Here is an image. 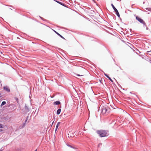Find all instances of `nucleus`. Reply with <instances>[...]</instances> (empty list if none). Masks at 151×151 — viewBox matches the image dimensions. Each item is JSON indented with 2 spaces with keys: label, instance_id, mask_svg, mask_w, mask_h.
<instances>
[{
  "label": "nucleus",
  "instance_id": "16",
  "mask_svg": "<svg viewBox=\"0 0 151 151\" xmlns=\"http://www.w3.org/2000/svg\"><path fill=\"white\" fill-rule=\"evenodd\" d=\"M17 101L18 100V99H16V100H17Z\"/></svg>",
  "mask_w": 151,
  "mask_h": 151
},
{
  "label": "nucleus",
  "instance_id": "1",
  "mask_svg": "<svg viewBox=\"0 0 151 151\" xmlns=\"http://www.w3.org/2000/svg\"><path fill=\"white\" fill-rule=\"evenodd\" d=\"M97 133L100 137H106L108 135V131L104 130L101 129L98 130Z\"/></svg>",
  "mask_w": 151,
  "mask_h": 151
},
{
  "label": "nucleus",
  "instance_id": "13",
  "mask_svg": "<svg viewBox=\"0 0 151 151\" xmlns=\"http://www.w3.org/2000/svg\"><path fill=\"white\" fill-rule=\"evenodd\" d=\"M57 2L58 3L60 4H61L62 5H63L62 4V3L61 2H59V1H57Z\"/></svg>",
  "mask_w": 151,
  "mask_h": 151
},
{
  "label": "nucleus",
  "instance_id": "3",
  "mask_svg": "<svg viewBox=\"0 0 151 151\" xmlns=\"http://www.w3.org/2000/svg\"><path fill=\"white\" fill-rule=\"evenodd\" d=\"M111 5L114 10L115 12L116 15L119 17H120V15L117 10L116 8L113 4H111Z\"/></svg>",
  "mask_w": 151,
  "mask_h": 151
},
{
  "label": "nucleus",
  "instance_id": "7",
  "mask_svg": "<svg viewBox=\"0 0 151 151\" xmlns=\"http://www.w3.org/2000/svg\"><path fill=\"white\" fill-rule=\"evenodd\" d=\"M104 75L106 76L107 78H108L112 82H113V81L112 80L111 78L106 74L105 73H104Z\"/></svg>",
  "mask_w": 151,
  "mask_h": 151
},
{
  "label": "nucleus",
  "instance_id": "17",
  "mask_svg": "<svg viewBox=\"0 0 151 151\" xmlns=\"http://www.w3.org/2000/svg\"><path fill=\"white\" fill-rule=\"evenodd\" d=\"M37 151V150H36L35 151Z\"/></svg>",
  "mask_w": 151,
  "mask_h": 151
},
{
  "label": "nucleus",
  "instance_id": "5",
  "mask_svg": "<svg viewBox=\"0 0 151 151\" xmlns=\"http://www.w3.org/2000/svg\"><path fill=\"white\" fill-rule=\"evenodd\" d=\"M136 19L141 23H142L144 25L145 24V22L143 20V19L140 18L139 17L137 16L136 17Z\"/></svg>",
  "mask_w": 151,
  "mask_h": 151
},
{
  "label": "nucleus",
  "instance_id": "11",
  "mask_svg": "<svg viewBox=\"0 0 151 151\" xmlns=\"http://www.w3.org/2000/svg\"><path fill=\"white\" fill-rule=\"evenodd\" d=\"M61 109H59L57 111V114L58 115H59L61 112Z\"/></svg>",
  "mask_w": 151,
  "mask_h": 151
},
{
  "label": "nucleus",
  "instance_id": "14",
  "mask_svg": "<svg viewBox=\"0 0 151 151\" xmlns=\"http://www.w3.org/2000/svg\"><path fill=\"white\" fill-rule=\"evenodd\" d=\"M0 151H2V150H0Z\"/></svg>",
  "mask_w": 151,
  "mask_h": 151
},
{
  "label": "nucleus",
  "instance_id": "2",
  "mask_svg": "<svg viewBox=\"0 0 151 151\" xmlns=\"http://www.w3.org/2000/svg\"><path fill=\"white\" fill-rule=\"evenodd\" d=\"M99 109H100L101 113L103 114L108 113L107 111L108 108L106 106H103L101 105L99 107Z\"/></svg>",
  "mask_w": 151,
  "mask_h": 151
},
{
  "label": "nucleus",
  "instance_id": "6",
  "mask_svg": "<svg viewBox=\"0 0 151 151\" xmlns=\"http://www.w3.org/2000/svg\"><path fill=\"white\" fill-rule=\"evenodd\" d=\"M4 90L6 91L9 92H10V89L7 86H4Z\"/></svg>",
  "mask_w": 151,
  "mask_h": 151
},
{
  "label": "nucleus",
  "instance_id": "8",
  "mask_svg": "<svg viewBox=\"0 0 151 151\" xmlns=\"http://www.w3.org/2000/svg\"><path fill=\"white\" fill-rule=\"evenodd\" d=\"M60 122H58L57 124L56 127L55 131H57L58 127L60 125Z\"/></svg>",
  "mask_w": 151,
  "mask_h": 151
},
{
  "label": "nucleus",
  "instance_id": "4",
  "mask_svg": "<svg viewBox=\"0 0 151 151\" xmlns=\"http://www.w3.org/2000/svg\"><path fill=\"white\" fill-rule=\"evenodd\" d=\"M81 71L82 72L80 73V74H76V75L78 76H83L85 75V72L86 71V70L85 69H83Z\"/></svg>",
  "mask_w": 151,
  "mask_h": 151
},
{
  "label": "nucleus",
  "instance_id": "15",
  "mask_svg": "<svg viewBox=\"0 0 151 151\" xmlns=\"http://www.w3.org/2000/svg\"><path fill=\"white\" fill-rule=\"evenodd\" d=\"M27 119L26 120L25 122L27 121Z\"/></svg>",
  "mask_w": 151,
  "mask_h": 151
},
{
  "label": "nucleus",
  "instance_id": "9",
  "mask_svg": "<svg viewBox=\"0 0 151 151\" xmlns=\"http://www.w3.org/2000/svg\"><path fill=\"white\" fill-rule=\"evenodd\" d=\"M55 32L58 35H59V36H60L61 38L63 39H64V38L62 36H61L60 34L59 33H58V32H56L55 30H54Z\"/></svg>",
  "mask_w": 151,
  "mask_h": 151
},
{
  "label": "nucleus",
  "instance_id": "12",
  "mask_svg": "<svg viewBox=\"0 0 151 151\" xmlns=\"http://www.w3.org/2000/svg\"><path fill=\"white\" fill-rule=\"evenodd\" d=\"M6 104V102L5 101H3L2 103H1V106H3V105H5V104Z\"/></svg>",
  "mask_w": 151,
  "mask_h": 151
},
{
  "label": "nucleus",
  "instance_id": "10",
  "mask_svg": "<svg viewBox=\"0 0 151 151\" xmlns=\"http://www.w3.org/2000/svg\"><path fill=\"white\" fill-rule=\"evenodd\" d=\"M60 102L59 101H57L55 102L54 103V104L55 105H59L60 104Z\"/></svg>",
  "mask_w": 151,
  "mask_h": 151
}]
</instances>
